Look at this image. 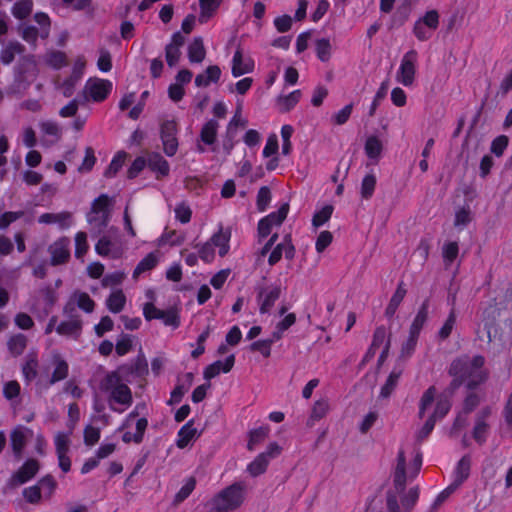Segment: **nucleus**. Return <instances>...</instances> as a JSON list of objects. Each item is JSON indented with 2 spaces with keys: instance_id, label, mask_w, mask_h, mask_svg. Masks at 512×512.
Wrapping results in <instances>:
<instances>
[{
  "instance_id": "f257e3e1",
  "label": "nucleus",
  "mask_w": 512,
  "mask_h": 512,
  "mask_svg": "<svg viewBox=\"0 0 512 512\" xmlns=\"http://www.w3.org/2000/svg\"><path fill=\"white\" fill-rule=\"evenodd\" d=\"M451 408L448 395L431 386L423 392L418 402V418L423 424L417 431V438H426L434 429L437 421L443 419Z\"/></svg>"
},
{
  "instance_id": "f03ea898",
  "label": "nucleus",
  "mask_w": 512,
  "mask_h": 512,
  "mask_svg": "<svg viewBox=\"0 0 512 512\" xmlns=\"http://www.w3.org/2000/svg\"><path fill=\"white\" fill-rule=\"evenodd\" d=\"M100 392L106 397L109 407L118 413L124 412L132 404V393L117 372L105 376L100 384Z\"/></svg>"
},
{
  "instance_id": "7ed1b4c3",
  "label": "nucleus",
  "mask_w": 512,
  "mask_h": 512,
  "mask_svg": "<svg viewBox=\"0 0 512 512\" xmlns=\"http://www.w3.org/2000/svg\"><path fill=\"white\" fill-rule=\"evenodd\" d=\"M483 365L482 356L459 358L451 364L450 374L455 378L456 385L465 383L469 388H473L486 379L487 374Z\"/></svg>"
},
{
  "instance_id": "20e7f679",
  "label": "nucleus",
  "mask_w": 512,
  "mask_h": 512,
  "mask_svg": "<svg viewBox=\"0 0 512 512\" xmlns=\"http://www.w3.org/2000/svg\"><path fill=\"white\" fill-rule=\"evenodd\" d=\"M137 410L138 407L130 412L120 427V430L123 431L122 440L125 443L138 444L143 440L148 421L145 417H140Z\"/></svg>"
},
{
  "instance_id": "39448f33",
  "label": "nucleus",
  "mask_w": 512,
  "mask_h": 512,
  "mask_svg": "<svg viewBox=\"0 0 512 512\" xmlns=\"http://www.w3.org/2000/svg\"><path fill=\"white\" fill-rule=\"evenodd\" d=\"M245 488L242 484L236 483L222 490L216 495L211 505L221 509L224 512H229L241 506L244 501Z\"/></svg>"
},
{
  "instance_id": "423d86ee",
  "label": "nucleus",
  "mask_w": 512,
  "mask_h": 512,
  "mask_svg": "<svg viewBox=\"0 0 512 512\" xmlns=\"http://www.w3.org/2000/svg\"><path fill=\"white\" fill-rule=\"evenodd\" d=\"M112 82L101 78H89L82 90V97L84 102H102L112 91Z\"/></svg>"
},
{
  "instance_id": "0eeeda50",
  "label": "nucleus",
  "mask_w": 512,
  "mask_h": 512,
  "mask_svg": "<svg viewBox=\"0 0 512 512\" xmlns=\"http://www.w3.org/2000/svg\"><path fill=\"white\" fill-rule=\"evenodd\" d=\"M439 13L437 10H429L420 17L413 27V33L419 41L430 39L439 26Z\"/></svg>"
},
{
  "instance_id": "6e6552de",
  "label": "nucleus",
  "mask_w": 512,
  "mask_h": 512,
  "mask_svg": "<svg viewBox=\"0 0 512 512\" xmlns=\"http://www.w3.org/2000/svg\"><path fill=\"white\" fill-rule=\"evenodd\" d=\"M418 61V53L416 50L406 52L400 63V67L396 74V80L402 85L412 86L415 80L416 66Z\"/></svg>"
},
{
  "instance_id": "1a4fd4ad",
  "label": "nucleus",
  "mask_w": 512,
  "mask_h": 512,
  "mask_svg": "<svg viewBox=\"0 0 512 512\" xmlns=\"http://www.w3.org/2000/svg\"><path fill=\"white\" fill-rule=\"evenodd\" d=\"M180 310L177 307H171L163 310L151 304L144 309V318L147 321L154 319L161 320L165 326L176 329L180 326Z\"/></svg>"
},
{
  "instance_id": "9d476101",
  "label": "nucleus",
  "mask_w": 512,
  "mask_h": 512,
  "mask_svg": "<svg viewBox=\"0 0 512 512\" xmlns=\"http://www.w3.org/2000/svg\"><path fill=\"white\" fill-rule=\"evenodd\" d=\"M121 247L119 230L110 228L105 232L95 245L96 252L101 256H108L111 253H117Z\"/></svg>"
},
{
  "instance_id": "9b49d317",
  "label": "nucleus",
  "mask_w": 512,
  "mask_h": 512,
  "mask_svg": "<svg viewBox=\"0 0 512 512\" xmlns=\"http://www.w3.org/2000/svg\"><path fill=\"white\" fill-rule=\"evenodd\" d=\"M177 125L172 120H167L162 123L160 128V137L162 140L164 153L172 157L178 150V140L176 137Z\"/></svg>"
},
{
  "instance_id": "f8f14e48",
  "label": "nucleus",
  "mask_w": 512,
  "mask_h": 512,
  "mask_svg": "<svg viewBox=\"0 0 512 512\" xmlns=\"http://www.w3.org/2000/svg\"><path fill=\"white\" fill-rule=\"evenodd\" d=\"M231 233L229 230L223 231L222 229L214 234L210 241H208L203 247V254H218L219 256H225L229 252V240Z\"/></svg>"
},
{
  "instance_id": "ddd939ff",
  "label": "nucleus",
  "mask_w": 512,
  "mask_h": 512,
  "mask_svg": "<svg viewBox=\"0 0 512 512\" xmlns=\"http://www.w3.org/2000/svg\"><path fill=\"white\" fill-rule=\"evenodd\" d=\"M470 468V457H462L453 472V482L440 494L439 497L444 498L453 493L468 478Z\"/></svg>"
},
{
  "instance_id": "4468645a",
  "label": "nucleus",
  "mask_w": 512,
  "mask_h": 512,
  "mask_svg": "<svg viewBox=\"0 0 512 512\" xmlns=\"http://www.w3.org/2000/svg\"><path fill=\"white\" fill-rule=\"evenodd\" d=\"M377 351L380 352L379 361L383 362L389 351V338L384 327H378L375 330L368 356L374 355Z\"/></svg>"
},
{
  "instance_id": "2eb2a0df",
  "label": "nucleus",
  "mask_w": 512,
  "mask_h": 512,
  "mask_svg": "<svg viewBox=\"0 0 512 512\" xmlns=\"http://www.w3.org/2000/svg\"><path fill=\"white\" fill-rule=\"evenodd\" d=\"M39 470V463L34 459L27 460L23 466L15 472L10 480L9 484L11 486H18L28 482L31 478H33Z\"/></svg>"
},
{
  "instance_id": "dca6fc26",
  "label": "nucleus",
  "mask_w": 512,
  "mask_h": 512,
  "mask_svg": "<svg viewBox=\"0 0 512 512\" xmlns=\"http://www.w3.org/2000/svg\"><path fill=\"white\" fill-rule=\"evenodd\" d=\"M235 364V355L230 354L224 360H217L208 366H206L203 370V377L207 381L215 378L221 373H228L232 370Z\"/></svg>"
},
{
  "instance_id": "f3484780",
  "label": "nucleus",
  "mask_w": 512,
  "mask_h": 512,
  "mask_svg": "<svg viewBox=\"0 0 512 512\" xmlns=\"http://www.w3.org/2000/svg\"><path fill=\"white\" fill-rule=\"evenodd\" d=\"M33 435V431L25 426H16L10 434L11 447L14 454L20 457L26 445L28 438Z\"/></svg>"
},
{
  "instance_id": "a211bd4d",
  "label": "nucleus",
  "mask_w": 512,
  "mask_h": 512,
  "mask_svg": "<svg viewBox=\"0 0 512 512\" xmlns=\"http://www.w3.org/2000/svg\"><path fill=\"white\" fill-rule=\"evenodd\" d=\"M75 306L79 307L86 313H91L94 310L95 303L87 293L75 292L71 295L65 306V313L72 312Z\"/></svg>"
},
{
  "instance_id": "6ab92c4d",
  "label": "nucleus",
  "mask_w": 512,
  "mask_h": 512,
  "mask_svg": "<svg viewBox=\"0 0 512 512\" xmlns=\"http://www.w3.org/2000/svg\"><path fill=\"white\" fill-rule=\"evenodd\" d=\"M50 370H52V376L49 382L53 384L66 378L68 374V364L60 355L54 354L46 365V372L48 373Z\"/></svg>"
},
{
  "instance_id": "aec40b11",
  "label": "nucleus",
  "mask_w": 512,
  "mask_h": 512,
  "mask_svg": "<svg viewBox=\"0 0 512 512\" xmlns=\"http://www.w3.org/2000/svg\"><path fill=\"white\" fill-rule=\"evenodd\" d=\"M280 296V287L279 286H269L260 291L258 295V303L260 313L265 314L268 313L273 307L275 301Z\"/></svg>"
},
{
  "instance_id": "412c9836",
  "label": "nucleus",
  "mask_w": 512,
  "mask_h": 512,
  "mask_svg": "<svg viewBox=\"0 0 512 512\" xmlns=\"http://www.w3.org/2000/svg\"><path fill=\"white\" fill-rule=\"evenodd\" d=\"M254 62L250 57H245L240 48H238L232 59V75L240 77L241 75L252 72Z\"/></svg>"
},
{
  "instance_id": "4be33fe9",
  "label": "nucleus",
  "mask_w": 512,
  "mask_h": 512,
  "mask_svg": "<svg viewBox=\"0 0 512 512\" xmlns=\"http://www.w3.org/2000/svg\"><path fill=\"white\" fill-rule=\"evenodd\" d=\"M146 163L148 167L158 173V177H164L169 174L170 166L164 157L156 152L149 153L147 155Z\"/></svg>"
},
{
  "instance_id": "5701e85b",
  "label": "nucleus",
  "mask_w": 512,
  "mask_h": 512,
  "mask_svg": "<svg viewBox=\"0 0 512 512\" xmlns=\"http://www.w3.org/2000/svg\"><path fill=\"white\" fill-rule=\"evenodd\" d=\"M71 213L63 211L60 213H44L39 216L38 222L41 224H58L62 228L70 225Z\"/></svg>"
},
{
  "instance_id": "b1692460",
  "label": "nucleus",
  "mask_w": 512,
  "mask_h": 512,
  "mask_svg": "<svg viewBox=\"0 0 512 512\" xmlns=\"http://www.w3.org/2000/svg\"><path fill=\"white\" fill-rule=\"evenodd\" d=\"M221 76V69L217 65H211L206 70L198 74L195 78V85L197 87H207L212 82H217Z\"/></svg>"
},
{
  "instance_id": "393cba45",
  "label": "nucleus",
  "mask_w": 512,
  "mask_h": 512,
  "mask_svg": "<svg viewBox=\"0 0 512 512\" xmlns=\"http://www.w3.org/2000/svg\"><path fill=\"white\" fill-rule=\"evenodd\" d=\"M197 436V429L193 426L192 421L187 422L178 431L176 445L178 448L183 449L187 447L190 442Z\"/></svg>"
},
{
  "instance_id": "a878e982",
  "label": "nucleus",
  "mask_w": 512,
  "mask_h": 512,
  "mask_svg": "<svg viewBox=\"0 0 512 512\" xmlns=\"http://www.w3.org/2000/svg\"><path fill=\"white\" fill-rule=\"evenodd\" d=\"M206 56V50L201 37H196L188 46V58L192 63H201Z\"/></svg>"
},
{
  "instance_id": "bb28decb",
  "label": "nucleus",
  "mask_w": 512,
  "mask_h": 512,
  "mask_svg": "<svg viewBox=\"0 0 512 512\" xmlns=\"http://www.w3.org/2000/svg\"><path fill=\"white\" fill-rule=\"evenodd\" d=\"M218 128L219 123L214 119H210L201 128L200 140L206 145L214 144L217 138Z\"/></svg>"
},
{
  "instance_id": "cd10ccee",
  "label": "nucleus",
  "mask_w": 512,
  "mask_h": 512,
  "mask_svg": "<svg viewBox=\"0 0 512 512\" xmlns=\"http://www.w3.org/2000/svg\"><path fill=\"white\" fill-rule=\"evenodd\" d=\"M23 52L24 46L21 43L17 41H11L1 50L0 60L3 64L8 65L14 61L17 54H21Z\"/></svg>"
},
{
  "instance_id": "c85d7f7f",
  "label": "nucleus",
  "mask_w": 512,
  "mask_h": 512,
  "mask_svg": "<svg viewBox=\"0 0 512 512\" xmlns=\"http://www.w3.org/2000/svg\"><path fill=\"white\" fill-rule=\"evenodd\" d=\"M82 324L79 319H71L60 323L56 331L60 335L77 338L81 333Z\"/></svg>"
},
{
  "instance_id": "c756f323",
  "label": "nucleus",
  "mask_w": 512,
  "mask_h": 512,
  "mask_svg": "<svg viewBox=\"0 0 512 512\" xmlns=\"http://www.w3.org/2000/svg\"><path fill=\"white\" fill-rule=\"evenodd\" d=\"M125 303V294L120 289L113 290L106 300V306L112 313L121 312L125 306Z\"/></svg>"
},
{
  "instance_id": "7c9ffc66",
  "label": "nucleus",
  "mask_w": 512,
  "mask_h": 512,
  "mask_svg": "<svg viewBox=\"0 0 512 512\" xmlns=\"http://www.w3.org/2000/svg\"><path fill=\"white\" fill-rule=\"evenodd\" d=\"M222 0H199L200 15L199 21L201 23L207 22L217 11Z\"/></svg>"
},
{
  "instance_id": "2f4dec72",
  "label": "nucleus",
  "mask_w": 512,
  "mask_h": 512,
  "mask_svg": "<svg viewBox=\"0 0 512 512\" xmlns=\"http://www.w3.org/2000/svg\"><path fill=\"white\" fill-rule=\"evenodd\" d=\"M405 295H406V289L404 288V286L402 284H399L396 291L392 295V297L389 301V304L387 305L386 310H385V315L388 318H392L395 315V313H396L399 305L403 301Z\"/></svg>"
},
{
  "instance_id": "473e14b6",
  "label": "nucleus",
  "mask_w": 512,
  "mask_h": 512,
  "mask_svg": "<svg viewBox=\"0 0 512 512\" xmlns=\"http://www.w3.org/2000/svg\"><path fill=\"white\" fill-rule=\"evenodd\" d=\"M294 253V246L292 244L291 236L285 235L282 241L278 242L270 253V256H292Z\"/></svg>"
},
{
  "instance_id": "72a5a7b5",
  "label": "nucleus",
  "mask_w": 512,
  "mask_h": 512,
  "mask_svg": "<svg viewBox=\"0 0 512 512\" xmlns=\"http://www.w3.org/2000/svg\"><path fill=\"white\" fill-rule=\"evenodd\" d=\"M301 91L295 90L288 95L279 96L277 99V104L281 112L290 111L300 100Z\"/></svg>"
},
{
  "instance_id": "f704fd0d",
  "label": "nucleus",
  "mask_w": 512,
  "mask_h": 512,
  "mask_svg": "<svg viewBox=\"0 0 512 512\" xmlns=\"http://www.w3.org/2000/svg\"><path fill=\"white\" fill-rule=\"evenodd\" d=\"M405 465H406L405 456H404L403 452H399L398 459H397V466H396L395 475H394L395 487L398 490H403L405 482H406Z\"/></svg>"
},
{
  "instance_id": "c9c22d12",
  "label": "nucleus",
  "mask_w": 512,
  "mask_h": 512,
  "mask_svg": "<svg viewBox=\"0 0 512 512\" xmlns=\"http://www.w3.org/2000/svg\"><path fill=\"white\" fill-rule=\"evenodd\" d=\"M110 213L93 212L90 211L87 215L89 224L93 229L102 231L103 228L107 227L109 222Z\"/></svg>"
},
{
  "instance_id": "e433bc0d",
  "label": "nucleus",
  "mask_w": 512,
  "mask_h": 512,
  "mask_svg": "<svg viewBox=\"0 0 512 512\" xmlns=\"http://www.w3.org/2000/svg\"><path fill=\"white\" fill-rule=\"evenodd\" d=\"M71 429L68 432H57L54 436V445L56 454L68 453L70 447V436L72 434Z\"/></svg>"
},
{
  "instance_id": "4c0bfd02",
  "label": "nucleus",
  "mask_w": 512,
  "mask_h": 512,
  "mask_svg": "<svg viewBox=\"0 0 512 512\" xmlns=\"http://www.w3.org/2000/svg\"><path fill=\"white\" fill-rule=\"evenodd\" d=\"M427 307L426 305H423L419 311L417 312L415 318L413 319V322L410 326L409 334L419 337L420 331L422 330L426 320H427Z\"/></svg>"
},
{
  "instance_id": "58836bf2",
  "label": "nucleus",
  "mask_w": 512,
  "mask_h": 512,
  "mask_svg": "<svg viewBox=\"0 0 512 512\" xmlns=\"http://www.w3.org/2000/svg\"><path fill=\"white\" fill-rule=\"evenodd\" d=\"M32 8V0H20L13 5L12 14L15 18L22 20L31 14Z\"/></svg>"
},
{
  "instance_id": "ea45409f",
  "label": "nucleus",
  "mask_w": 512,
  "mask_h": 512,
  "mask_svg": "<svg viewBox=\"0 0 512 512\" xmlns=\"http://www.w3.org/2000/svg\"><path fill=\"white\" fill-rule=\"evenodd\" d=\"M268 463L269 459L266 458V455L260 454L248 465L247 470L255 477L265 472Z\"/></svg>"
},
{
  "instance_id": "a19ab883",
  "label": "nucleus",
  "mask_w": 512,
  "mask_h": 512,
  "mask_svg": "<svg viewBox=\"0 0 512 512\" xmlns=\"http://www.w3.org/2000/svg\"><path fill=\"white\" fill-rule=\"evenodd\" d=\"M288 212L289 205L288 203H284L277 211L268 214L263 219L272 226H280L286 219Z\"/></svg>"
},
{
  "instance_id": "79ce46f5",
  "label": "nucleus",
  "mask_w": 512,
  "mask_h": 512,
  "mask_svg": "<svg viewBox=\"0 0 512 512\" xmlns=\"http://www.w3.org/2000/svg\"><path fill=\"white\" fill-rule=\"evenodd\" d=\"M39 127L44 135L52 136L56 140L61 138L62 129L57 122L51 120L41 121Z\"/></svg>"
},
{
  "instance_id": "37998d69",
  "label": "nucleus",
  "mask_w": 512,
  "mask_h": 512,
  "mask_svg": "<svg viewBox=\"0 0 512 512\" xmlns=\"http://www.w3.org/2000/svg\"><path fill=\"white\" fill-rule=\"evenodd\" d=\"M126 158V153L121 151L118 152L112 159L111 163L104 172V176L107 178L114 177L117 172L122 168Z\"/></svg>"
},
{
  "instance_id": "c03bdc74",
  "label": "nucleus",
  "mask_w": 512,
  "mask_h": 512,
  "mask_svg": "<svg viewBox=\"0 0 512 512\" xmlns=\"http://www.w3.org/2000/svg\"><path fill=\"white\" fill-rule=\"evenodd\" d=\"M330 409V405L327 399H320L316 401L312 407L310 420L318 421L326 416Z\"/></svg>"
},
{
  "instance_id": "a18cd8bd",
  "label": "nucleus",
  "mask_w": 512,
  "mask_h": 512,
  "mask_svg": "<svg viewBox=\"0 0 512 512\" xmlns=\"http://www.w3.org/2000/svg\"><path fill=\"white\" fill-rule=\"evenodd\" d=\"M489 427L485 422L484 417H480L477 419L474 429H473V437L479 443L482 444L486 441L488 436Z\"/></svg>"
},
{
  "instance_id": "49530a36",
  "label": "nucleus",
  "mask_w": 512,
  "mask_h": 512,
  "mask_svg": "<svg viewBox=\"0 0 512 512\" xmlns=\"http://www.w3.org/2000/svg\"><path fill=\"white\" fill-rule=\"evenodd\" d=\"M400 376H401V371L400 370H393L389 374L385 384L381 388V392H380V396L381 397L386 398V397L390 396V394L392 393V391L396 387L397 382H398Z\"/></svg>"
},
{
  "instance_id": "de8ad7c7",
  "label": "nucleus",
  "mask_w": 512,
  "mask_h": 512,
  "mask_svg": "<svg viewBox=\"0 0 512 512\" xmlns=\"http://www.w3.org/2000/svg\"><path fill=\"white\" fill-rule=\"evenodd\" d=\"M381 151H382V143L377 137L372 136L366 140L365 152L369 158H371V159L378 158L381 154Z\"/></svg>"
},
{
  "instance_id": "09e8293b",
  "label": "nucleus",
  "mask_w": 512,
  "mask_h": 512,
  "mask_svg": "<svg viewBox=\"0 0 512 512\" xmlns=\"http://www.w3.org/2000/svg\"><path fill=\"white\" fill-rule=\"evenodd\" d=\"M268 434H269V427H267V426L259 427L258 429L251 431L249 442H248V449L254 450L255 447L259 443H261L262 441H264L266 439Z\"/></svg>"
},
{
  "instance_id": "8fccbe9b",
  "label": "nucleus",
  "mask_w": 512,
  "mask_h": 512,
  "mask_svg": "<svg viewBox=\"0 0 512 512\" xmlns=\"http://www.w3.org/2000/svg\"><path fill=\"white\" fill-rule=\"evenodd\" d=\"M316 55L322 62H327L331 57V44L326 38H321L316 41Z\"/></svg>"
},
{
  "instance_id": "3c124183",
  "label": "nucleus",
  "mask_w": 512,
  "mask_h": 512,
  "mask_svg": "<svg viewBox=\"0 0 512 512\" xmlns=\"http://www.w3.org/2000/svg\"><path fill=\"white\" fill-rule=\"evenodd\" d=\"M26 337L22 334L11 337L8 341V349L11 354L17 356L20 355L26 347Z\"/></svg>"
},
{
  "instance_id": "603ef678",
  "label": "nucleus",
  "mask_w": 512,
  "mask_h": 512,
  "mask_svg": "<svg viewBox=\"0 0 512 512\" xmlns=\"http://www.w3.org/2000/svg\"><path fill=\"white\" fill-rule=\"evenodd\" d=\"M51 256H70V241L68 238H61L50 246Z\"/></svg>"
},
{
  "instance_id": "864d4df0",
  "label": "nucleus",
  "mask_w": 512,
  "mask_h": 512,
  "mask_svg": "<svg viewBox=\"0 0 512 512\" xmlns=\"http://www.w3.org/2000/svg\"><path fill=\"white\" fill-rule=\"evenodd\" d=\"M46 63L55 69H60L67 64L66 54L62 51H52L46 55Z\"/></svg>"
},
{
  "instance_id": "5fc2aeb1",
  "label": "nucleus",
  "mask_w": 512,
  "mask_h": 512,
  "mask_svg": "<svg viewBox=\"0 0 512 512\" xmlns=\"http://www.w3.org/2000/svg\"><path fill=\"white\" fill-rule=\"evenodd\" d=\"M376 186V177L373 174L366 175L361 184V196L364 199L372 197Z\"/></svg>"
},
{
  "instance_id": "6e6d98bb",
  "label": "nucleus",
  "mask_w": 512,
  "mask_h": 512,
  "mask_svg": "<svg viewBox=\"0 0 512 512\" xmlns=\"http://www.w3.org/2000/svg\"><path fill=\"white\" fill-rule=\"evenodd\" d=\"M271 201V191L267 186H262L257 193L256 206L258 211L264 212Z\"/></svg>"
},
{
  "instance_id": "4d7b16f0",
  "label": "nucleus",
  "mask_w": 512,
  "mask_h": 512,
  "mask_svg": "<svg viewBox=\"0 0 512 512\" xmlns=\"http://www.w3.org/2000/svg\"><path fill=\"white\" fill-rule=\"evenodd\" d=\"M389 82L388 80L381 83L378 91L375 94V97L373 99V102L369 109V116H374L377 107L379 106L380 102L386 97L388 92Z\"/></svg>"
},
{
  "instance_id": "13d9d810",
  "label": "nucleus",
  "mask_w": 512,
  "mask_h": 512,
  "mask_svg": "<svg viewBox=\"0 0 512 512\" xmlns=\"http://www.w3.org/2000/svg\"><path fill=\"white\" fill-rule=\"evenodd\" d=\"M24 211H8L0 215V229H7L10 224L24 216Z\"/></svg>"
},
{
  "instance_id": "bf43d9fd",
  "label": "nucleus",
  "mask_w": 512,
  "mask_h": 512,
  "mask_svg": "<svg viewBox=\"0 0 512 512\" xmlns=\"http://www.w3.org/2000/svg\"><path fill=\"white\" fill-rule=\"evenodd\" d=\"M196 481L194 478L190 477L186 479L178 491V493L175 496L176 502H182L184 501L189 495L192 493V491L195 489Z\"/></svg>"
},
{
  "instance_id": "052dcab7",
  "label": "nucleus",
  "mask_w": 512,
  "mask_h": 512,
  "mask_svg": "<svg viewBox=\"0 0 512 512\" xmlns=\"http://www.w3.org/2000/svg\"><path fill=\"white\" fill-rule=\"evenodd\" d=\"M296 321V316L294 313L287 314L276 326V331L274 332V338L280 339L282 334L290 328Z\"/></svg>"
},
{
  "instance_id": "680f3d73",
  "label": "nucleus",
  "mask_w": 512,
  "mask_h": 512,
  "mask_svg": "<svg viewBox=\"0 0 512 512\" xmlns=\"http://www.w3.org/2000/svg\"><path fill=\"white\" fill-rule=\"evenodd\" d=\"M508 143V137L506 135H500L492 141L490 150L495 156L501 157L507 148Z\"/></svg>"
},
{
  "instance_id": "e2e57ef3",
  "label": "nucleus",
  "mask_w": 512,
  "mask_h": 512,
  "mask_svg": "<svg viewBox=\"0 0 512 512\" xmlns=\"http://www.w3.org/2000/svg\"><path fill=\"white\" fill-rule=\"evenodd\" d=\"M97 67L102 72H109L112 69L111 54L105 48H101L99 50V58L97 61Z\"/></svg>"
},
{
  "instance_id": "0e129e2a",
  "label": "nucleus",
  "mask_w": 512,
  "mask_h": 512,
  "mask_svg": "<svg viewBox=\"0 0 512 512\" xmlns=\"http://www.w3.org/2000/svg\"><path fill=\"white\" fill-rule=\"evenodd\" d=\"M333 213V207L331 205L324 206L321 210L315 213L312 219V223L315 227H319L327 222Z\"/></svg>"
},
{
  "instance_id": "69168bd1",
  "label": "nucleus",
  "mask_w": 512,
  "mask_h": 512,
  "mask_svg": "<svg viewBox=\"0 0 512 512\" xmlns=\"http://www.w3.org/2000/svg\"><path fill=\"white\" fill-rule=\"evenodd\" d=\"M183 241V237L178 235L175 231H171L163 234L159 239V247H165L166 245L175 246L180 245Z\"/></svg>"
},
{
  "instance_id": "338daca9",
  "label": "nucleus",
  "mask_w": 512,
  "mask_h": 512,
  "mask_svg": "<svg viewBox=\"0 0 512 512\" xmlns=\"http://www.w3.org/2000/svg\"><path fill=\"white\" fill-rule=\"evenodd\" d=\"M100 439V429L91 425L84 429V442L87 446L95 445Z\"/></svg>"
},
{
  "instance_id": "774afa93",
  "label": "nucleus",
  "mask_w": 512,
  "mask_h": 512,
  "mask_svg": "<svg viewBox=\"0 0 512 512\" xmlns=\"http://www.w3.org/2000/svg\"><path fill=\"white\" fill-rule=\"evenodd\" d=\"M109 204H110L109 197L106 194H101L99 197H97L93 201L90 211L110 213L109 212Z\"/></svg>"
}]
</instances>
